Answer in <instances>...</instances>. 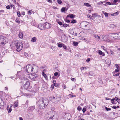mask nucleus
<instances>
[{
    "label": "nucleus",
    "instance_id": "1",
    "mask_svg": "<svg viewBox=\"0 0 120 120\" xmlns=\"http://www.w3.org/2000/svg\"><path fill=\"white\" fill-rule=\"evenodd\" d=\"M49 103L48 99L44 98L40 99L37 102V104L41 109H44L48 105Z\"/></svg>",
    "mask_w": 120,
    "mask_h": 120
},
{
    "label": "nucleus",
    "instance_id": "2",
    "mask_svg": "<svg viewBox=\"0 0 120 120\" xmlns=\"http://www.w3.org/2000/svg\"><path fill=\"white\" fill-rule=\"evenodd\" d=\"M19 78L20 79H21L22 80V82H23V83H24L25 82H26L24 85L23 86V87L26 90L31 88V86H30V82L28 81L26 78L24 77L22 75V77L21 75L19 76Z\"/></svg>",
    "mask_w": 120,
    "mask_h": 120
},
{
    "label": "nucleus",
    "instance_id": "3",
    "mask_svg": "<svg viewBox=\"0 0 120 120\" xmlns=\"http://www.w3.org/2000/svg\"><path fill=\"white\" fill-rule=\"evenodd\" d=\"M35 67V65L34 64L27 65L26 66V71L28 73H30L32 72L36 73L37 71H35L34 70V68Z\"/></svg>",
    "mask_w": 120,
    "mask_h": 120
},
{
    "label": "nucleus",
    "instance_id": "4",
    "mask_svg": "<svg viewBox=\"0 0 120 120\" xmlns=\"http://www.w3.org/2000/svg\"><path fill=\"white\" fill-rule=\"evenodd\" d=\"M8 39L3 36H0V45L4 46L8 42Z\"/></svg>",
    "mask_w": 120,
    "mask_h": 120
},
{
    "label": "nucleus",
    "instance_id": "5",
    "mask_svg": "<svg viewBox=\"0 0 120 120\" xmlns=\"http://www.w3.org/2000/svg\"><path fill=\"white\" fill-rule=\"evenodd\" d=\"M49 98L52 102L55 103H57L60 100V98L57 95H54L53 97H51Z\"/></svg>",
    "mask_w": 120,
    "mask_h": 120
},
{
    "label": "nucleus",
    "instance_id": "6",
    "mask_svg": "<svg viewBox=\"0 0 120 120\" xmlns=\"http://www.w3.org/2000/svg\"><path fill=\"white\" fill-rule=\"evenodd\" d=\"M15 46L16 48V50L18 52H20L22 50L23 44L22 42H18L17 43L15 42Z\"/></svg>",
    "mask_w": 120,
    "mask_h": 120
},
{
    "label": "nucleus",
    "instance_id": "7",
    "mask_svg": "<svg viewBox=\"0 0 120 120\" xmlns=\"http://www.w3.org/2000/svg\"><path fill=\"white\" fill-rule=\"evenodd\" d=\"M47 118L48 120H57L58 118V116L56 114L52 116L51 115V114L49 113L48 114V116Z\"/></svg>",
    "mask_w": 120,
    "mask_h": 120
},
{
    "label": "nucleus",
    "instance_id": "8",
    "mask_svg": "<svg viewBox=\"0 0 120 120\" xmlns=\"http://www.w3.org/2000/svg\"><path fill=\"white\" fill-rule=\"evenodd\" d=\"M34 73L31 74L30 76V78L33 80H34L38 76V75L35 74Z\"/></svg>",
    "mask_w": 120,
    "mask_h": 120
},
{
    "label": "nucleus",
    "instance_id": "9",
    "mask_svg": "<svg viewBox=\"0 0 120 120\" xmlns=\"http://www.w3.org/2000/svg\"><path fill=\"white\" fill-rule=\"evenodd\" d=\"M5 104V103L4 102L2 98H0V107L1 108H4Z\"/></svg>",
    "mask_w": 120,
    "mask_h": 120
},
{
    "label": "nucleus",
    "instance_id": "10",
    "mask_svg": "<svg viewBox=\"0 0 120 120\" xmlns=\"http://www.w3.org/2000/svg\"><path fill=\"white\" fill-rule=\"evenodd\" d=\"M113 34L114 35V37L113 38L114 39H120V32L114 34Z\"/></svg>",
    "mask_w": 120,
    "mask_h": 120
},
{
    "label": "nucleus",
    "instance_id": "11",
    "mask_svg": "<svg viewBox=\"0 0 120 120\" xmlns=\"http://www.w3.org/2000/svg\"><path fill=\"white\" fill-rule=\"evenodd\" d=\"M45 29H47L49 28L51 26V25L48 22H46L44 24Z\"/></svg>",
    "mask_w": 120,
    "mask_h": 120
},
{
    "label": "nucleus",
    "instance_id": "12",
    "mask_svg": "<svg viewBox=\"0 0 120 120\" xmlns=\"http://www.w3.org/2000/svg\"><path fill=\"white\" fill-rule=\"evenodd\" d=\"M38 28L41 30L45 29L44 24H39L38 25Z\"/></svg>",
    "mask_w": 120,
    "mask_h": 120
},
{
    "label": "nucleus",
    "instance_id": "13",
    "mask_svg": "<svg viewBox=\"0 0 120 120\" xmlns=\"http://www.w3.org/2000/svg\"><path fill=\"white\" fill-rule=\"evenodd\" d=\"M7 109L8 111V113H10L12 111L11 108H10L9 105L7 106Z\"/></svg>",
    "mask_w": 120,
    "mask_h": 120
},
{
    "label": "nucleus",
    "instance_id": "14",
    "mask_svg": "<svg viewBox=\"0 0 120 120\" xmlns=\"http://www.w3.org/2000/svg\"><path fill=\"white\" fill-rule=\"evenodd\" d=\"M19 36L20 38H22L23 37V34L22 32H19Z\"/></svg>",
    "mask_w": 120,
    "mask_h": 120
},
{
    "label": "nucleus",
    "instance_id": "15",
    "mask_svg": "<svg viewBox=\"0 0 120 120\" xmlns=\"http://www.w3.org/2000/svg\"><path fill=\"white\" fill-rule=\"evenodd\" d=\"M67 8L66 7H63L61 9V11L63 12L65 11H67L68 10Z\"/></svg>",
    "mask_w": 120,
    "mask_h": 120
},
{
    "label": "nucleus",
    "instance_id": "16",
    "mask_svg": "<svg viewBox=\"0 0 120 120\" xmlns=\"http://www.w3.org/2000/svg\"><path fill=\"white\" fill-rule=\"evenodd\" d=\"M35 106L34 105L31 106L29 108V110H30V111H33L35 109Z\"/></svg>",
    "mask_w": 120,
    "mask_h": 120
},
{
    "label": "nucleus",
    "instance_id": "17",
    "mask_svg": "<svg viewBox=\"0 0 120 120\" xmlns=\"http://www.w3.org/2000/svg\"><path fill=\"white\" fill-rule=\"evenodd\" d=\"M66 115L67 116V119L71 118V114L70 113H67L66 114Z\"/></svg>",
    "mask_w": 120,
    "mask_h": 120
},
{
    "label": "nucleus",
    "instance_id": "18",
    "mask_svg": "<svg viewBox=\"0 0 120 120\" xmlns=\"http://www.w3.org/2000/svg\"><path fill=\"white\" fill-rule=\"evenodd\" d=\"M98 53L99 54L102 55V56H104L105 55V54L103 52H102L100 50H99L98 51Z\"/></svg>",
    "mask_w": 120,
    "mask_h": 120
},
{
    "label": "nucleus",
    "instance_id": "19",
    "mask_svg": "<svg viewBox=\"0 0 120 120\" xmlns=\"http://www.w3.org/2000/svg\"><path fill=\"white\" fill-rule=\"evenodd\" d=\"M107 64H109L111 63L110 60L109 59H107L105 60Z\"/></svg>",
    "mask_w": 120,
    "mask_h": 120
},
{
    "label": "nucleus",
    "instance_id": "20",
    "mask_svg": "<svg viewBox=\"0 0 120 120\" xmlns=\"http://www.w3.org/2000/svg\"><path fill=\"white\" fill-rule=\"evenodd\" d=\"M50 48L52 49V50L54 51L56 49V47L54 46H52L50 47Z\"/></svg>",
    "mask_w": 120,
    "mask_h": 120
},
{
    "label": "nucleus",
    "instance_id": "21",
    "mask_svg": "<svg viewBox=\"0 0 120 120\" xmlns=\"http://www.w3.org/2000/svg\"><path fill=\"white\" fill-rule=\"evenodd\" d=\"M63 44H62L61 43H58L57 45L58 47L61 48L63 47Z\"/></svg>",
    "mask_w": 120,
    "mask_h": 120
},
{
    "label": "nucleus",
    "instance_id": "22",
    "mask_svg": "<svg viewBox=\"0 0 120 120\" xmlns=\"http://www.w3.org/2000/svg\"><path fill=\"white\" fill-rule=\"evenodd\" d=\"M37 38L35 37L32 38L31 41L33 42H35Z\"/></svg>",
    "mask_w": 120,
    "mask_h": 120
},
{
    "label": "nucleus",
    "instance_id": "23",
    "mask_svg": "<svg viewBox=\"0 0 120 120\" xmlns=\"http://www.w3.org/2000/svg\"><path fill=\"white\" fill-rule=\"evenodd\" d=\"M18 102L17 101H15L14 104V107H17L18 105Z\"/></svg>",
    "mask_w": 120,
    "mask_h": 120
},
{
    "label": "nucleus",
    "instance_id": "24",
    "mask_svg": "<svg viewBox=\"0 0 120 120\" xmlns=\"http://www.w3.org/2000/svg\"><path fill=\"white\" fill-rule=\"evenodd\" d=\"M119 14V12L118 11H117L116 12L114 13L113 14H111L112 16L116 15H118Z\"/></svg>",
    "mask_w": 120,
    "mask_h": 120
},
{
    "label": "nucleus",
    "instance_id": "25",
    "mask_svg": "<svg viewBox=\"0 0 120 120\" xmlns=\"http://www.w3.org/2000/svg\"><path fill=\"white\" fill-rule=\"evenodd\" d=\"M84 5L85 6H86L87 7L91 6L90 5V4L87 3H85Z\"/></svg>",
    "mask_w": 120,
    "mask_h": 120
},
{
    "label": "nucleus",
    "instance_id": "26",
    "mask_svg": "<svg viewBox=\"0 0 120 120\" xmlns=\"http://www.w3.org/2000/svg\"><path fill=\"white\" fill-rule=\"evenodd\" d=\"M70 18H73L75 16L73 14H70Z\"/></svg>",
    "mask_w": 120,
    "mask_h": 120
},
{
    "label": "nucleus",
    "instance_id": "27",
    "mask_svg": "<svg viewBox=\"0 0 120 120\" xmlns=\"http://www.w3.org/2000/svg\"><path fill=\"white\" fill-rule=\"evenodd\" d=\"M78 43L77 42L75 41H73V45L75 46H77L78 45Z\"/></svg>",
    "mask_w": 120,
    "mask_h": 120
},
{
    "label": "nucleus",
    "instance_id": "28",
    "mask_svg": "<svg viewBox=\"0 0 120 120\" xmlns=\"http://www.w3.org/2000/svg\"><path fill=\"white\" fill-rule=\"evenodd\" d=\"M77 22L76 21L75 19H72L71 21V22L72 23H76Z\"/></svg>",
    "mask_w": 120,
    "mask_h": 120
},
{
    "label": "nucleus",
    "instance_id": "29",
    "mask_svg": "<svg viewBox=\"0 0 120 120\" xmlns=\"http://www.w3.org/2000/svg\"><path fill=\"white\" fill-rule=\"evenodd\" d=\"M115 65L116 66V68H117V69L118 70L120 69V68L119 65L116 64Z\"/></svg>",
    "mask_w": 120,
    "mask_h": 120
},
{
    "label": "nucleus",
    "instance_id": "30",
    "mask_svg": "<svg viewBox=\"0 0 120 120\" xmlns=\"http://www.w3.org/2000/svg\"><path fill=\"white\" fill-rule=\"evenodd\" d=\"M42 75L45 77L46 78L47 76L46 75L45 73L44 72H42Z\"/></svg>",
    "mask_w": 120,
    "mask_h": 120
},
{
    "label": "nucleus",
    "instance_id": "31",
    "mask_svg": "<svg viewBox=\"0 0 120 120\" xmlns=\"http://www.w3.org/2000/svg\"><path fill=\"white\" fill-rule=\"evenodd\" d=\"M88 68L87 67H82L80 69L81 70H84V69H86L87 68Z\"/></svg>",
    "mask_w": 120,
    "mask_h": 120
},
{
    "label": "nucleus",
    "instance_id": "32",
    "mask_svg": "<svg viewBox=\"0 0 120 120\" xmlns=\"http://www.w3.org/2000/svg\"><path fill=\"white\" fill-rule=\"evenodd\" d=\"M111 103H112V104H116V103H115L114 102V100L113 98L111 100Z\"/></svg>",
    "mask_w": 120,
    "mask_h": 120
},
{
    "label": "nucleus",
    "instance_id": "33",
    "mask_svg": "<svg viewBox=\"0 0 120 120\" xmlns=\"http://www.w3.org/2000/svg\"><path fill=\"white\" fill-rule=\"evenodd\" d=\"M17 15L18 17H20L21 16V14L19 11H18L17 12Z\"/></svg>",
    "mask_w": 120,
    "mask_h": 120
},
{
    "label": "nucleus",
    "instance_id": "34",
    "mask_svg": "<svg viewBox=\"0 0 120 120\" xmlns=\"http://www.w3.org/2000/svg\"><path fill=\"white\" fill-rule=\"evenodd\" d=\"M15 22L17 23H20V21L19 19L17 18L15 20Z\"/></svg>",
    "mask_w": 120,
    "mask_h": 120
},
{
    "label": "nucleus",
    "instance_id": "35",
    "mask_svg": "<svg viewBox=\"0 0 120 120\" xmlns=\"http://www.w3.org/2000/svg\"><path fill=\"white\" fill-rule=\"evenodd\" d=\"M105 108L107 111H110L111 110V108H108L107 107H105Z\"/></svg>",
    "mask_w": 120,
    "mask_h": 120
},
{
    "label": "nucleus",
    "instance_id": "36",
    "mask_svg": "<svg viewBox=\"0 0 120 120\" xmlns=\"http://www.w3.org/2000/svg\"><path fill=\"white\" fill-rule=\"evenodd\" d=\"M56 87H58L59 86V84L58 83H56L54 85Z\"/></svg>",
    "mask_w": 120,
    "mask_h": 120
},
{
    "label": "nucleus",
    "instance_id": "37",
    "mask_svg": "<svg viewBox=\"0 0 120 120\" xmlns=\"http://www.w3.org/2000/svg\"><path fill=\"white\" fill-rule=\"evenodd\" d=\"M82 109L81 107L80 106H78L77 108V109L79 111L80 110Z\"/></svg>",
    "mask_w": 120,
    "mask_h": 120
},
{
    "label": "nucleus",
    "instance_id": "38",
    "mask_svg": "<svg viewBox=\"0 0 120 120\" xmlns=\"http://www.w3.org/2000/svg\"><path fill=\"white\" fill-rule=\"evenodd\" d=\"M57 1L58 3L59 4H61L62 2V1L60 0H58Z\"/></svg>",
    "mask_w": 120,
    "mask_h": 120
},
{
    "label": "nucleus",
    "instance_id": "39",
    "mask_svg": "<svg viewBox=\"0 0 120 120\" xmlns=\"http://www.w3.org/2000/svg\"><path fill=\"white\" fill-rule=\"evenodd\" d=\"M71 80L74 82H75L76 80L74 78H71Z\"/></svg>",
    "mask_w": 120,
    "mask_h": 120
},
{
    "label": "nucleus",
    "instance_id": "40",
    "mask_svg": "<svg viewBox=\"0 0 120 120\" xmlns=\"http://www.w3.org/2000/svg\"><path fill=\"white\" fill-rule=\"evenodd\" d=\"M24 55L25 56L27 57V56H28L29 55L27 53L25 52L24 53Z\"/></svg>",
    "mask_w": 120,
    "mask_h": 120
},
{
    "label": "nucleus",
    "instance_id": "41",
    "mask_svg": "<svg viewBox=\"0 0 120 120\" xmlns=\"http://www.w3.org/2000/svg\"><path fill=\"white\" fill-rule=\"evenodd\" d=\"M58 23L60 26L62 25V23L61 22L59 21L57 22Z\"/></svg>",
    "mask_w": 120,
    "mask_h": 120
},
{
    "label": "nucleus",
    "instance_id": "42",
    "mask_svg": "<svg viewBox=\"0 0 120 120\" xmlns=\"http://www.w3.org/2000/svg\"><path fill=\"white\" fill-rule=\"evenodd\" d=\"M101 47L103 49V50L105 51H106V48H105L104 46H102Z\"/></svg>",
    "mask_w": 120,
    "mask_h": 120
},
{
    "label": "nucleus",
    "instance_id": "43",
    "mask_svg": "<svg viewBox=\"0 0 120 120\" xmlns=\"http://www.w3.org/2000/svg\"><path fill=\"white\" fill-rule=\"evenodd\" d=\"M63 48L64 49H67L66 46L64 44H63Z\"/></svg>",
    "mask_w": 120,
    "mask_h": 120
},
{
    "label": "nucleus",
    "instance_id": "44",
    "mask_svg": "<svg viewBox=\"0 0 120 120\" xmlns=\"http://www.w3.org/2000/svg\"><path fill=\"white\" fill-rule=\"evenodd\" d=\"M105 3V2H102L100 1L98 3V4H103V3Z\"/></svg>",
    "mask_w": 120,
    "mask_h": 120
},
{
    "label": "nucleus",
    "instance_id": "45",
    "mask_svg": "<svg viewBox=\"0 0 120 120\" xmlns=\"http://www.w3.org/2000/svg\"><path fill=\"white\" fill-rule=\"evenodd\" d=\"M86 109L85 108H84L83 109L82 111L83 113L85 112L86 111Z\"/></svg>",
    "mask_w": 120,
    "mask_h": 120
},
{
    "label": "nucleus",
    "instance_id": "46",
    "mask_svg": "<svg viewBox=\"0 0 120 120\" xmlns=\"http://www.w3.org/2000/svg\"><path fill=\"white\" fill-rule=\"evenodd\" d=\"M95 38H100L99 36H98L97 35H95Z\"/></svg>",
    "mask_w": 120,
    "mask_h": 120
},
{
    "label": "nucleus",
    "instance_id": "47",
    "mask_svg": "<svg viewBox=\"0 0 120 120\" xmlns=\"http://www.w3.org/2000/svg\"><path fill=\"white\" fill-rule=\"evenodd\" d=\"M104 14L105 15V16H106V17H108V13H106V12H105L104 13Z\"/></svg>",
    "mask_w": 120,
    "mask_h": 120
},
{
    "label": "nucleus",
    "instance_id": "48",
    "mask_svg": "<svg viewBox=\"0 0 120 120\" xmlns=\"http://www.w3.org/2000/svg\"><path fill=\"white\" fill-rule=\"evenodd\" d=\"M58 73L57 72H56L54 74V75L55 76H56L58 75Z\"/></svg>",
    "mask_w": 120,
    "mask_h": 120
},
{
    "label": "nucleus",
    "instance_id": "49",
    "mask_svg": "<svg viewBox=\"0 0 120 120\" xmlns=\"http://www.w3.org/2000/svg\"><path fill=\"white\" fill-rule=\"evenodd\" d=\"M120 74V73L119 72V73H118L116 74L115 75H113V76L114 75V76H118L119 75V74Z\"/></svg>",
    "mask_w": 120,
    "mask_h": 120
},
{
    "label": "nucleus",
    "instance_id": "50",
    "mask_svg": "<svg viewBox=\"0 0 120 120\" xmlns=\"http://www.w3.org/2000/svg\"><path fill=\"white\" fill-rule=\"evenodd\" d=\"M63 26L64 27H67L66 24L65 23H64V24L63 25Z\"/></svg>",
    "mask_w": 120,
    "mask_h": 120
},
{
    "label": "nucleus",
    "instance_id": "51",
    "mask_svg": "<svg viewBox=\"0 0 120 120\" xmlns=\"http://www.w3.org/2000/svg\"><path fill=\"white\" fill-rule=\"evenodd\" d=\"M10 6L9 5H8L6 7V8L8 9H10Z\"/></svg>",
    "mask_w": 120,
    "mask_h": 120
},
{
    "label": "nucleus",
    "instance_id": "52",
    "mask_svg": "<svg viewBox=\"0 0 120 120\" xmlns=\"http://www.w3.org/2000/svg\"><path fill=\"white\" fill-rule=\"evenodd\" d=\"M32 12V10H30L28 12V13L30 15L31 13Z\"/></svg>",
    "mask_w": 120,
    "mask_h": 120
},
{
    "label": "nucleus",
    "instance_id": "53",
    "mask_svg": "<svg viewBox=\"0 0 120 120\" xmlns=\"http://www.w3.org/2000/svg\"><path fill=\"white\" fill-rule=\"evenodd\" d=\"M77 34L76 32H74V31L73 32V35H76V34Z\"/></svg>",
    "mask_w": 120,
    "mask_h": 120
},
{
    "label": "nucleus",
    "instance_id": "54",
    "mask_svg": "<svg viewBox=\"0 0 120 120\" xmlns=\"http://www.w3.org/2000/svg\"><path fill=\"white\" fill-rule=\"evenodd\" d=\"M90 58H87L86 60V61L87 62H89L90 61Z\"/></svg>",
    "mask_w": 120,
    "mask_h": 120
},
{
    "label": "nucleus",
    "instance_id": "55",
    "mask_svg": "<svg viewBox=\"0 0 120 120\" xmlns=\"http://www.w3.org/2000/svg\"><path fill=\"white\" fill-rule=\"evenodd\" d=\"M113 99L114 100H116V101L117 100L118 98L116 97H115V98H114Z\"/></svg>",
    "mask_w": 120,
    "mask_h": 120
},
{
    "label": "nucleus",
    "instance_id": "56",
    "mask_svg": "<svg viewBox=\"0 0 120 120\" xmlns=\"http://www.w3.org/2000/svg\"><path fill=\"white\" fill-rule=\"evenodd\" d=\"M117 101V102L119 103H120V99L118 98Z\"/></svg>",
    "mask_w": 120,
    "mask_h": 120
},
{
    "label": "nucleus",
    "instance_id": "57",
    "mask_svg": "<svg viewBox=\"0 0 120 120\" xmlns=\"http://www.w3.org/2000/svg\"><path fill=\"white\" fill-rule=\"evenodd\" d=\"M118 1V0H114L113 1L114 3L115 4L116 2Z\"/></svg>",
    "mask_w": 120,
    "mask_h": 120
},
{
    "label": "nucleus",
    "instance_id": "58",
    "mask_svg": "<svg viewBox=\"0 0 120 120\" xmlns=\"http://www.w3.org/2000/svg\"><path fill=\"white\" fill-rule=\"evenodd\" d=\"M53 83L54 84V85L56 83V81L55 80H53Z\"/></svg>",
    "mask_w": 120,
    "mask_h": 120
},
{
    "label": "nucleus",
    "instance_id": "59",
    "mask_svg": "<svg viewBox=\"0 0 120 120\" xmlns=\"http://www.w3.org/2000/svg\"><path fill=\"white\" fill-rule=\"evenodd\" d=\"M119 71V70L118 69H116L115 70V72L116 73H117V72H118Z\"/></svg>",
    "mask_w": 120,
    "mask_h": 120
},
{
    "label": "nucleus",
    "instance_id": "60",
    "mask_svg": "<svg viewBox=\"0 0 120 120\" xmlns=\"http://www.w3.org/2000/svg\"><path fill=\"white\" fill-rule=\"evenodd\" d=\"M65 21L66 22H67L68 23H69L70 22V20H69L68 19H67L66 20V21L65 20Z\"/></svg>",
    "mask_w": 120,
    "mask_h": 120
},
{
    "label": "nucleus",
    "instance_id": "61",
    "mask_svg": "<svg viewBox=\"0 0 120 120\" xmlns=\"http://www.w3.org/2000/svg\"><path fill=\"white\" fill-rule=\"evenodd\" d=\"M87 17L89 18H91V16L90 15H87Z\"/></svg>",
    "mask_w": 120,
    "mask_h": 120
},
{
    "label": "nucleus",
    "instance_id": "62",
    "mask_svg": "<svg viewBox=\"0 0 120 120\" xmlns=\"http://www.w3.org/2000/svg\"><path fill=\"white\" fill-rule=\"evenodd\" d=\"M105 99L106 100H111V98H105Z\"/></svg>",
    "mask_w": 120,
    "mask_h": 120
},
{
    "label": "nucleus",
    "instance_id": "63",
    "mask_svg": "<svg viewBox=\"0 0 120 120\" xmlns=\"http://www.w3.org/2000/svg\"><path fill=\"white\" fill-rule=\"evenodd\" d=\"M112 108L114 109H116V106H113L112 107Z\"/></svg>",
    "mask_w": 120,
    "mask_h": 120
},
{
    "label": "nucleus",
    "instance_id": "64",
    "mask_svg": "<svg viewBox=\"0 0 120 120\" xmlns=\"http://www.w3.org/2000/svg\"><path fill=\"white\" fill-rule=\"evenodd\" d=\"M64 86V89H65L66 88V86L65 85H63Z\"/></svg>",
    "mask_w": 120,
    "mask_h": 120
}]
</instances>
